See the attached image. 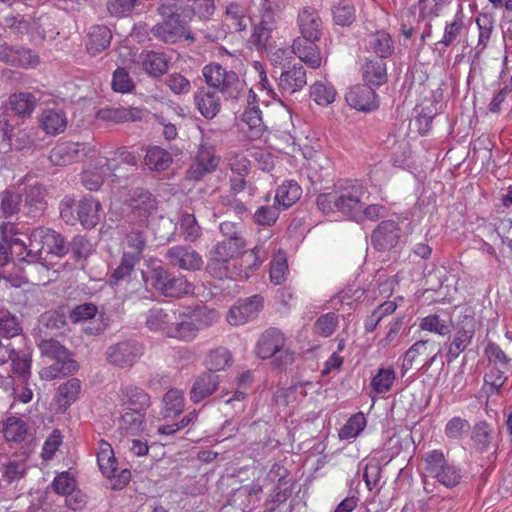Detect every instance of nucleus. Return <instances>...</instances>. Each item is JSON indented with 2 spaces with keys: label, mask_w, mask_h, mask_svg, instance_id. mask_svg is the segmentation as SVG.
Listing matches in <instances>:
<instances>
[{
  "label": "nucleus",
  "mask_w": 512,
  "mask_h": 512,
  "mask_svg": "<svg viewBox=\"0 0 512 512\" xmlns=\"http://www.w3.org/2000/svg\"><path fill=\"white\" fill-rule=\"evenodd\" d=\"M217 321V315L206 308L194 310L178 308L177 320L170 329V337L189 342L195 339L198 332Z\"/></svg>",
  "instance_id": "obj_3"
},
{
  "label": "nucleus",
  "mask_w": 512,
  "mask_h": 512,
  "mask_svg": "<svg viewBox=\"0 0 512 512\" xmlns=\"http://www.w3.org/2000/svg\"><path fill=\"white\" fill-rule=\"evenodd\" d=\"M12 369L15 374L21 377L24 381L31 374V356L29 353L21 352L12 354Z\"/></svg>",
  "instance_id": "obj_62"
},
{
  "label": "nucleus",
  "mask_w": 512,
  "mask_h": 512,
  "mask_svg": "<svg viewBox=\"0 0 512 512\" xmlns=\"http://www.w3.org/2000/svg\"><path fill=\"white\" fill-rule=\"evenodd\" d=\"M241 121L243 125L247 126V133L251 139L260 137L264 132L262 111L258 105L247 106L241 116Z\"/></svg>",
  "instance_id": "obj_37"
},
{
  "label": "nucleus",
  "mask_w": 512,
  "mask_h": 512,
  "mask_svg": "<svg viewBox=\"0 0 512 512\" xmlns=\"http://www.w3.org/2000/svg\"><path fill=\"white\" fill-rule=\"evenodd\" d=\"M245 240H223L217 242L209 253L207 272L216 279H225L230 276L228 264L245 248Z\"/></svg>",
  "instance_id": "obj_7"
},
{
  "label": "nucleus",
  "mask_w": 512,
  "mask_h": 512,
  "mask_svg": "<svg viewBox=\"0 0 512 512\" xmlns=\"http://www.w3.org/2000/svg\"><path fill=\"white\" fill-rule=\"evenodd\" d=\"M485 354L494 367L512 369V359L496 343L490 342L485 348Z\"/></svg>",
  "instance_id": "obj_56"
},
{
  "label": "nucleus",
  "mask_w": 512,
  "mask_h": 512,
  "mask_svg": "<svg viewBox=\"0 0 512 512\" xmlns=\"http://www.w3.org/2000/svg\"><path fill=\"white\" fill-rule=\"evenodd\" d=\"M366 188L357 180H344L334 185L332 191L319 194L316 200L318 209L326 215L339 212L351 220L360 217L362 198Z\"/></svg>",
  "instance_id": "obj_1"
},
{
  "label": "nucleus",
  "mask_w": 512,
  "mask_h": 512,
  "mask_svg": "<svg viewBox=\"0 0 512 512\" xmlns=\"http://www.w3.org/2000/svg\"><path fill=\"white\" fill-rule=\"evenodd\" d=\"M473 327H462L457 329L454 334L453 340L449 345L448 358L449 361L455 360L461 352H463L470 344L474 336Z\"/></svg>",
  "instance_id": "obj_43"
},
{
  "label": "nucleus",
  "mask_w": 512,
  "mask_h": 512,
  "mask_svg": "<svg viewBox=\"0 0 512 512\" xmlns=\"http://www.w3.org/2000/svg\"><path fill=\"white\" fill-rule=\"evenodd\" d=\"M28 466L25 461H9L3 467L2 476L9 483L19 481L27 473Z\"/></svg>",
  "instance_id": "obj_64"
},
{
  "label": "nucleus",
  "mask_w": 512,
  "mask_h": 512,
  "mask_svg": "<svg viewBox=\"0 0 512 512\" xmlns=\"http://www.w3.org/2000/svg\"><path fill=\"white\" fill-rule=\"evenodd\" d=\"M225 20L230 23L229 27L237 32L244 31L251 21L247 17V9L236 2H231L227 5Z\"/></svg>",
  "instance_id": "obj_41"
},
{
  "label": "nucleus",
  "mask_w": 512,
  "mask_h": 512,
  "mask_svg": "<svg viewBox=\"0 0 512 512\" xmlns=\"http://www.w3.org/2000/svg\"><path fill=\"white\" fill-rule=\"evenodd\" d=\"M302 195V188L296 181L288 180L280 185L275 194V202L282 209H288L296 203Z\"/></svg>",
  "instance_id": "obj_36"
},
{
  "label": "nucleus",
  "mask_w": 512,
  "mask_h": 512,
  "mask_svg": "<svg viewBox=\"0 0 512 512\" xmlns=\"http://www.w3.org/2000/svg\"><path fill=\"white\" fill-rule=\"evenodd\" d=\"M464 27L463 13L459 10L453 20L446 23L442 39L435 43L436 50L445 52L447 47L453 45L458 40L464 31Z\"/></svg>",
  "instance_id": "obj_33"
},
{
  "label": "nucleus",
  "mask_w": 512,
  "mask_h": 512,
  "mask_svg": "<svg viewBox=\"0 0 512 512\" xmlns=\"http://www.w3.org/2000/svg\"><path fill=\"white\" fill-rule=\"evenodd\" d=\"M286 338L277 329L265 331L258 339L255 347L256 355L261 359H269L276 356L278 366H288L294 362L295 354L285 348Z\"/></svg>",
  "instance_id": "obj_8"
},
{
  "label": "nucleus",
  "mask_w": 512,
  "mask_h": 512,
  "mask_svg": "<svg viewBox=\"0 0 512 512\" xmlns=\"http://www.w3.org/2000/svg\"><path fill=\"white\" fill-rule=\"evenodd\" d=\"M296 24L301 39H308L311 42L320 40L323 31V21L315 8L310 6L300 8L297 13Z\"/></svg>",
  "instance_id": "obj_18"
},
{
  "label": "nucleus",
  "mask_w": 512,
  "mask_h": 512,
  "mask_svg": "<svg viewBox=\"0 0 512 512\" xmlns=\"http://www.w3.org/2000/svg\"><path fill=\"white\" fill-rule=\"evenodd\" d=\"M91 150L86 143L65 141L58 143L50 151V161L57 166H66L81 160Z\"/></svg>",
  "instance_id": "obj_19"
},
{
  "label": "nucleus",
  "mask_w": 512,
  "mask_h": 512,
  "mask_svg": "<svg viewBox=\"0 0 512 512\" xmlns=\"http://www.w3.org/2000/svg\"><path fill=\"white\" fill-rule=\"evenodd\" d=\"M11 109L18 115H30L36 104V98L31 93L21 92L10 96Z\"/></svg>",
  "instance_id": "obj_50"
},
{
  "label": "nucleus",
  "mask_w": 512,
  "mask_h": 512,
  "mask_svg": "<svg viewBox=\"0 0 512 512\" xmlns=\"http://www.w3.org/2000/svg\"><path fill=\"white\" fill-rule=\"evenodd\" d=\"M396 379V373L392 367H380L370 382L371 389L376 394H384L391 390Z\"/></svg>",
  "instance_id": "obj_44"
},
{
  "label": "nucleus",
  "mask_w": 512,
  "mask_h": 512,
  "mask_svg": "<svg viewBox=\"0 0 512 512\" xmlns=\"http://www.w3.org/2000/svg\"><path fill=\"white\" fill-rule=\"evenodd\" d=\"M276 26L277 23H264L263 17H260L259 22L254 24L250 42L255 45L257 49L263 48L267 50L272 31L276 28Z\"/></svg>",
  "instance_id": "obj_47"
},
{
  "label": "nucleus",
  "mask_w": 512,
  "mask_h": 512,
  "mask_svg": "<svg viewBox=\"0 0 512 512\" xmlns=\"http://www.w3.org/2000/svg\"><path fill=\"white\" fill-rule=\"evenodd\" d=\"M166 257L172 266L191 272L200 270L204 264L202 256L192 247L185 245L169 248Z\"/></svg>",
  "instance_id": "obj_20"
},
{
  "label": "nucleus",
  "mask_w": 512,
  "mask_h": 512,
  "mask_svg": "<svg viewBox=\"0 0 512 512\" xmlns=\"http://www.w3.org/2000/svg\"><path fill=\"white\" fill-rule=\"evenodd\" d=\"M4 437L9 442H21L27 435L26 423L16 417H9L3 427Z\"/></svg>",
  "instance_id": "obj_51"
},
{
  "label": "nucleus",
  "mask_w": 512,
  "mask_h": 512,
  "mask_svg": "<svg viewBox=\"0 0 512 512\" xmlns=\"http://www.w3.org/2000/svg\"><path fill=\"white\" fill-rule=\"evenodd\" d=\"M121 400L128 410L145 412L150 407V397L141 388L127 386L121 390Z\"/></svg>",
  "instance_id": "obj_32"
},
{
  "label": "nucleus",
  "mask_w": 512,
  "mask_h": 512,
  "mask_svg": "<svg viewBox=\"0 0 512 512\" xmlns=\"http://www.w3.org/2000/svg\"><path fill=\"white\" fill-rule=\"evenodd\" d=\"M44 251L47 252V254L62 257L68 252V248L63 237L59 233L49 228Z\"/></svg>",
  "instance_id": "obj_63"
},
{
  "label": "nucleus",
  "mask_w": 512,
  "mask_h": 512,
  "mask_svg": "<svg viewBox=\"0 0 512 512\" xmlns=\"http://www.w3.org/2000/svg\"><path fill=\"white\" fill-rule=\"evenodd\" d=\"M179 229L188 242H195L201 235V228L193 214L185 213L181 216Z\"/></svg>",
  "instance_id": "obj_54"
},
{
  "label": "nucleus",
  "mask_w": 512,
  "mask_h": 512,
  "mask_svg": "<svg viewBox=\"0 0 512 512\" xmlns=\"http://www.w3.org/2000/svg\"><path fill=\"white\" fill-rule=\"evenodd\" d=\"M364 80L372 86H380L387 80L386 65L382 61H369L363 72Z\"/></svg>",
  "instance_id": "obj_48"
},
{
  "label": "nucleus",
  "mask_w": 512,
  "mask_h": 512,
  "mask_svg": "<svg viewBox=\"0 0 512 512\" xmlns=\"http://www.w3.org/2000/svg\"><path fill=\"white\" fill-rule=\"evenodd\" d=\"M81 390V382L77 378H71L58 389V402L62 406H69L75 402Z\"/></svg>",
  "instance_id": "obj_53"
},
{
  "label": "nucleus",
  "mask_w": 512,
  "mask_h": 512,
  "mask_svg": "<svg viewBox=\"0 0 512 512\" xmlns=\"http://www.w3.org/2000/svg\"><path fill=\"white\" fill-rule=\"evenodd\" d=\"M115 168L112 163L108 160L105 163H100V166H95L93 168H87L82 173V182L83 185L88 190H98L103 184L104 177L107 171L114 172Z\"/></svg>",
  "instance_id": "obj_39"
},
{
  "label": "nucleus",
  "mask_w": 512,
  "mask_h": 512,
  "mask_svg": "<svg viewBox=\"0 0 512 512\" xmlns=\"http://www.w3.org/2000/svg\"><path fill=\"white\" fill-rule=\"evenodd\" d=\"M440 354V349L436 342L430 340H420L415 342L405 353L402 369L404 372L412 368L413 363L419 356H427L425 366L430 367Z\"/></svg>",
  "instance_id": "obj_21"
},
{
  "label": "nucleus",
  "mask_w": 512,
  "mask_h": 512,
  "mask_svg": "<svg viewBox=\"0 0 512 512\" xmlns=\"http://www.w3.org/2000/svg\"><path fill=\"white\" fill-rule=\"evenodd\" d=\"M310 95L318 105L327 106L334 101L336 91L330 84L317 82L312 85Z\"/></svg>",
  "instance_id": "obj_55"
},
{
  "label": "nucleus",
  "mask_w": 512,
  "mask_h": 512,
  "mask_svg": "<svg viewBox=\"0 0 512 512\" xmlns=\"http://www.w3.org/2000/svg\"><path fill=\"white\" fill-rule=\"evenodd\" d=\"M101 204L93 198L85 197L76 203V213L80 224L86 228H94L100 220Z\"/></svg>",
  "instance_id": "obj_29"
},
{
  "label": "nucleus",
  "mask_w": 512,
  "mask_h": 512,
  "mask_svg": "<svg viewBox=\"0 0 512 512\" xmlns=\"http://www.w3.org/2000/svg\"><path fill=\"white\" fill-rule=\"evenodd\" d=\"M159 11L165 19L157 23L151 30L154 37L166 42L175 43L181 39L193 40V35L187 30L186 23L168 5H162Z\"/></svg>",
  "instance_id": "obj_11"
},
{
  "label": "nucleus",
  "mask_w": 512,
  "mask_h": 512,
  "mask_svg": "<svg viewBox=\"0 0 512 512\" xmlns=\"http://www.w3.org/2000/svg\"><path fill=\"white\" fill-rule=\"evenodd\" d=\"M263 297L253 295L243 300H238L227 313V321L234 326L244 325L254 320L263 308Z\"/></svg>",
  "instance_id": "obj_16"
},
{
  "label": "nucleus",
  "mask_w": 512,
  "mask_h": 512,
  "mask_svg": "<svg viewBox=\"0 0 512 512\" xmlns=\"http://www.w3.org/2000/svg\"><path fill=\"white\" fill-rule=\"evenodd\" d=\"M287 1L288 0H261L259 17H263L264 23H278L286 8Z\"/></svg>",
  "instance_id": "obj_46"
},
{
  "label": "nucleus",
  "mask_w": 512,
  "mask_h": 512,
  "mask_svg": "<svg viewBox=\"0 0 512 512\" xmlns=\"http://www.w3.org/2000/svg\"><path fill=\"white\" fill-rule=\"evenodd\" d=\"M151 285L162 294L170 297L193 293L194 286L183 275H172L162 267L152 270Z\"/></svg>",
  "instance_id": "obj_13"
},
{
  "label": "nucleus",
  "mask_w": 512,
  "mask_h": 512,
  "mask_svg": "<svg viewBox=\"0 0 512 512\" xmlns=\"http://www.w3.org/2000/svg\"><path fill=\"white\" fill-rule=\"evenodd\" d=\"M419 326L424 331L432 332L440 336L448 335L451 331L449 323L436 314L424 317Z\"/></svg>",
  "instance_id": "obj_57"
},
{
  "label": "nucleus",
  "mask_w": 512,
  "mask_h": 512,
  "mask_svg": "<svg viewBox=\"0 0 512 512\" xmlns=\"http://www.w3.org/2000/svg\"><path fill=\"white\" fill-rule=\"evenodd\" d=\"M232 360L230 352L223 347L212 350L207 359L206 366L210 370L221 371L230 365Z\"/></svg>",
  "instance_id": "obj_58"
},
{
  "label": "nucleus",
  "mask_w": 512,
  "mask_h": 512,
  "mask_svg": "<svg viewBox=\"0 0 512 512\" xmlns=\"http://www.w3.org/2000/svg\"><path fill=\"white\" fill-rule=\"evenodd\" d=\"M0 211L5 217H11L20 210L21 196L9 190H5L0 195Z\"/></svg>",
  "instance_id": "obj_60"
},
{
  "label": "nucleus",
  "mask_w": 512,
  "mask_h": 512,
  "mask_svg": "<svg viewBox=\"0 0 512 512\" xmlns=\"http://www.w3.org/2000/svg\"><path fill=\"white\" fill-rule=\"evenodd\" d=\"M42 353L53 361L52 364L43 368L40 376L45 380H52L75 372L78 368L77 362L71 358L68 350L58 341L49 339L40 344Z\"/></svg>",
  "instance_id": "obj_5"
},
{
  "label": "nucleus",
  "mask_w": 512,
  "mask_h": 512,
  "mask_svg": "<svg viewBox=\"0 0 512 512\" xmlns=\"http://www.w3.org/2000/svg\"><path fill=\"white\" fill-rule=\"evenodd\" d=\"M367 421L362 412L352 415L346 424L339 430V438L348 440L357 437L366 427Z\"/></svg>",
  "instance_id": "obj_52"
},
{
  "label": "nucleus",
  "mask_w": 512,
  "mask_h": 512,
  "mask_svg": "<svg viewBox=\"0 0 512 512\" xmlns=\"http://www.w3.org/2000/svg\"><path fill=\"white\" fill-rule=\"evenodd\" d=\"M345 98L347 104L358 111L370 112L378 107L375 91L366 85H357L350 88Z\"/></svg>",
  "instance_id": "obj_22"
},
{
  "label": "nucleus",
  "mask_w": 512,
  "mask_h": 512,
  "mask_svg": "<svg viewBox=\"0 0 512 512\" xmlns=\"http://www.w3.org/2000/svg\"><path fill=\"white\" fill-rule=\"evenodd\" d=\"M471 439L474 447L480 452L488 451L494 441V433L490 424L481 421L473 427Z\"/></svg>",
  "instance_id": "obj_40"
},
{
  "label": "nucleus",
  "mask_w": 512,
  "mask_h": 512,
  "mask_svg": "<svg viewBox=\"0 0 512 512\" xmlns=\"http://www.w3.org/2000/svg\"><path fill=\"white\" fill-rule=\"evenodd\" d=\"M111 39L112 33L107 26L94 25L87 33L86 49L91 56H96L109 47Z\"/></svg>",
  "instance_id": "obj_28"
},
{
  "label": "nucleus",
  "mask_w": 512,
  "mask_h": 512,
  "mask_svg": "<svg viewBox=\"0 0 512 512\" xmlns=\"http://www.w3.org/2000/svg\"><path fill=\"white\" fill-rule=\"evenodd\" d=\"M338 325V315L330 312L320 316L315 324V333L322 337L331 336Z\"/></svg>",
  "instance_id": "obj_61"
},
{
  "label": "nucleus",
  "mask_w": 512,
  "mask_h": 512,
  "mask_svg": "<svg viewBox=\"0 0 512 512\" xmlns=\"http://www.w3.org/2000/svg\"><path fill=\"white\" fill-rule=\"evenodd\" d=\"M219 384V377L214 373H203L193 383L190 391V399L198 403L213 394Z\"/></svg>",
  "instance_id": "obj_31"
},
{
  "label": "nucleus",
  "mask_w": 512,
  "mask_h": 512,
  "mask_svg": "<svg viewBox=\"0 0 512 512\" xmlns=\"http://www.w3.org/2000/svg\"><path fill=\"white\" fill-rule=\"evenodd\" d=\"M21 185H25L24 208L26 210V215L30 217H37L41 215L46 209L45 187L35 177L29 174L17 182L18 188H20Z\"/></svg>",
  "instance_id": "obj_14"
},
{
  "label": "nucleus",
  "mask_w": 512,
  "mask_h": 512,
  "mask_svg": "<svg viewBox=\"0 0 512 512\" xmlns=\"http://www.w3.org/2000/svg\"><path fill=\"white\" fill-rule=\"evenodd\" d=\"M225 161L233 175H248L250 162L243 154L231 151L226 155Z\"/></svg>",
  "instance_id": "obj_59"
},
{
  "label": "nucleus",
  "mask_w": 512,
  "mask_h": 512,
  "mask_svg": "<svg viewBox=\"0 0 512 512\" xmlns=\"http://www.w3.org/2000/svg\"><path fill=\"white\" fill-rule=\"evenodd\" d=\"M194 103L199 113L206 119H213L221 109L220 96L210 87L199 88L194 93Z\"/></svg>",
  "instance_id": "obj_24"
},
{
  "label": "nucleus",
  "mask_w": 512,
  "mask_h": 512,
  "mask_svg": "<svg viewBox=\"0 0 512 512\" xmlns=\"http://www.w3.org/2000/svg\"><path fill=\"white\" fill-rule=\"evenodd\" d=\"M400 238V228L391 220L382 221L372 233V244L379 250L394 247Z\"/></svg>",
  "instance_id": "obj_25"
},
{
  "label": "nucleus",
  "mask_w": 512,
  "mask_h": 512,
  "mask_svg": "<svg viewBox=\"0 0 512 512\" xmlns=\"http://www.w3.org/2000/svg\"><path fill=\"white\" fill-rule=\"evenodd\" d=\"M48 233L49 228L46 227H37L31 230L30 233L26 234L27 244L20 237L17 228L11 224L6 226L4 238L19 261L34 264L48 271L49 268L45 264V258L42 257Z\"/></svg>",
  "instance_id": "obj_2"
},
{
  "label": "nucleus",
  "mask_w": 512,
  "mask_h": 512,
  "mask_svg": "<svg viewBox=\"0 0 512 512\" xmlns=\"http://www.w3.org/2000/svg\"><path fill=\"white\" fill-rule=\"evenodd\" d=\"M202 75L208 87L216 89L226 99H238L245 90V83L238 74L218 63L205 65Z\"/></svg>",
  "instance_id": "obj_4"
},
{
  "label": "nucleus",
  "mask_w": 512,
  "mask_h": 512,
  "mask_svg": "<svg viewBox=\"0 0 512 512\" xmlns=\"http://www.w3.org/2000/svg\"><path fill=\"white\" fill-rule=\"evenodd\" d=\"M140 259L139 252L131 253L125 250L119 265L111 274L110 283L112 285L125 283L126 289L131 293L142 289L147 279L143 271H139L140 277H138V271L135 269Z\"/></svg>",
  "instance_id": "obj_10"
},
{
  "label": "nucleus",
  "mask_w": 512,
  "mask_h": 512,
  "mask_svg": "<svg viewBox=\"0 0 512 512\" xmlns=\"http://www.w3.org/2000/svg\"><path fill=\"white\" fill-rule=\"evenodd\" d=\"M145 427V412L127 410L121 417L120 430L126 435H138Z\"/></svg>",
  "instance_id": "obj_42"
},
{
  "label": "nucleus",
  "mask_w": 512,
  "mask_h": 512,
  "mask_svg": "<svg viewBox=\"0 0 512 512\" xmlns=\"http://www.w3.org/2000/svg\"><path fill=\"white\" fill-rule=\"evenodd\" d=\"M220 159L215 155L214 147L202 143L196 153L195 159L187 171V178L199 181L206 175L214 172L219 166Z\"/></svg>",
  "instance_id": "obj_15"
},
{
  "label": "nucleus",
  "mask_w": 512,
  "mask_h": 512,
  "mask_svg": "<svg viewBox=\"0 0 512 512\" xmlns=\"http://www.w3.org/2000/svg\"><path fill=\"white\" fill-rule=\"evenodd\" d=\"M423 464L425 477L436 479L446 488H453L461 482V469L450 462L441 450L436 449L425 453Z\"/></svg>",
  "instance_id": "obj_6"
},
{
  "label": "nucleus",
  "mask_w": 512,
  "mask_h": 512,
  "mask_svg": "<svg viewBox=\"0 0 512 512\" xmlns=\"http://www.w3.org/2000/svg\"><path fill=\"white\" fill-rule=\"evenodd\" d=\"M163 407L161 414L163 418H174L179 416L185 406L183 392L178 389H170L165 393L162 399Z\"/></svg>",
  "instance_id": "obj_38"
},
{
  "label": "nucleus",
  "mask_w": 512,
  "mask_h": 512,
  "mask_svg": "<svg viewBox=\"0 0 512 512\" xmlns=\"http://www.w3.org/2000/svg\"><path fill=\"white\" fill-rule=\"evenodd\" d=\"M144 162L151 170L163 171L171 164L172 157L165 149L154 146L148 149Z\"/></svg>",
  "instance_id": "obj_45"
},
{
  "label": "nucleus",
  "mask_w": 512,
  "mask_h": 512,
  "mask_svg": "<svg viewBox=\"0 0 512 512\" xmlns=\"http://www.w3.org/2000/svg\"><path fill=\"white\" fill-rule=\"evenodd\" d=\"M292 48L294 55L310 68L316 69L321 66L322 56L316 42L297 37L293 41Z\"/></svg>",
  "instance_id": "obj_27"
},
{
  "label": "nucleus",
  "mask_w": 512,
  "mask_h": 512,
  "mask_svg": "<svg viewBox=\"0 0 512 512\" xmlns=\"http://www.w3.org/2000/svg\"><path fill=\"white\" fill-rule=\"evenodd\" d=\"M178 308H152L148 311L146 325L152 331H160L170 337V329L177 320Z\"/></svg>",
  "instance_id": "obj_23"
},
{
  "label": "nucleus",
  "mask_w": 512,
  "mask_h": 512,
  "mask_svg": "<svg viewBox=\"0 0 512 512\" xmlns=\"http://www.w3.org/2000/svg\"><path fill=\"white\" fill-rule=\"evenodd\" d=\"M97 119L113 123L137 121L141 118V110L137 108H103L97 112Z\"/></svg>",
  "instance_id": "obj_35"
},
{
  "label": "nucleus",
  "mask_w": 512,
  "mask_h": 512,
  "mask_svg": "<svg viewBox=\"0 0 512 512\" xmlns=\"http://www.w3.org/2000/svg\"><path fill=\"white\" fill-rule=\"evenodd\" d=\"M98 445L97 463L101 473L105 477L113 479V489L124 488L131 479V472L128 469H123L117 474V461L112 446L103 439L99 441Z\"/></svg>",
  "instance_id": "obj_12"
},
{
  "label": "nucleus",
  "mask_w": 512,
  "mask_h": 512,
  "mask_svg": "<svg viewBox=\"0 0 512 512\" xmlns=\"http://www.w3.org/2000/svg\"><path fill=\"white\" fill-rule=\"evenodd\" d=\"M307 84L306 71L301 64L283 70L279 76L278 87L284 94H293Z\"/></svg>",
  "instance_id": "obj_26"
},
{
  "label": "nucleus",
  "mask_w": 512,
  "mask_h": 512,
  "mask_svg": "<svg viewBox=\"0 0 512 512\" xmlns=\"http://www.w3.org/2000/svg\"><path fill=\"white\" fill-rule=\"evenodd\" d=\"M476 25L479 30L478 43L476 48L482 52L487 47L491 34L494 28V21L491 15L487 13H480L476 17Z\"/></svg>",
  "instance_id": "obj_49"
},
{
  "label": "nucleus",
  "mask_w": 512,
  "mask_h": 512,
  "mask_svg": "<svg viewBox=\"0 0 512 512\" xmlns=\"http://www.w3.org/2000/svg\"><path fill=\"white\" fill-rule=\"evenodd\" d=\"M365 47L380 58H388L394 53L392 38L383 30L368 35L365 40Z\"/></svg>",
  "instance_id": "obj_30"
},
{
  "label": "nucleus",
  "mask_w": 512,
  "mask_h": 512,
  "mask_svg": "<svg viewBox=\"0 0 512 512\" xmlns=\"http://www.w3.org/2000/svg\"><path fill=\"white\" fill-rule=\"evenodd\" d=\"M42 129L50 135L64 132L67 127V117L62 110L46 109L40 117Z\"/></svg>",
  "instance_id": "obj_34"
},
{
  "label": "nucleus",
  "mask_w": 512,
  "mask_h": 512,
  "mask_svg": "<svg viewBox=\"0 0 512 512\" xmlns=\"http://www.w3.org/2000/svg\"><path fill=\"white\" fill-rule=\"evenodd\" d=\"M142 354L143 347L136 341L119 342L106 351L109 363L122 368L134 365Z\"/></svg>",
  "instance_id": "obj_17"
},
{
  "label": "nucleus",
  "mask_w": 512,
  "mask_h": 512,
  "mask_svg": "<svg viewBox=\"0 0 512 512\" xmlns=\"http://www.w3.org/2000/svg\"><path fill=\"white\" fill-rule=\"evenodd\" d=\"M118 54L123 58V63L133 62L150 77L158 78L169 69V60L162 52L143 50L137 54L130 47L122 46L118 49Z\"/></svg>",
  "instance_id": "obj_9"
}]
</instances>
